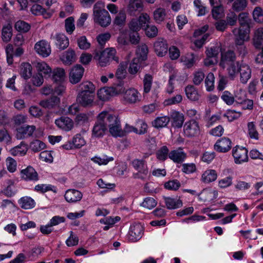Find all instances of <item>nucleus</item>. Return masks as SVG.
I'll return each mask as SVG.
<instances>
[{"label":"nucleus","instance_id":"09e8293b","mask_svg":"<svg viewBox=\"0 0 263 263\" xmlns=\"http://www.w3.org/2000/svg\"><path fill=\"white\" fill-rule=\"evenodd\" d=\"M144 92L148 93L152 87L153 77L149 74H146L143 79Z\"/></svg>","mask_w":263,"mask_h":263},{"label":"nucleus","instance_id":"b1692460","mask_svg":"<svg viewBox=\"0 0 263 263\" xmlns=\"http://www.w3.org/2000/svg\"><path fill=\"white\" fill-rule=\"evenodd\" d=\"M35 67L39 74H41L44 77H49L52 72L51 68L45 62H37Z\"/></svg>","mask_w":263,"mask_h":263},{"label":"nucleus","instance_id":"c85d7f7f","mask_svg":"<svg viewBox=\"0 0 263 263\" xmlns=\"http://www.w3.org/2000/svg\"><path fill=\"white\" fill-rule=\"evenodd\" d=\"M61 59L66 65L71 64L76 60V54L74 51L71 49H69L63 54Z\"/></svg>","mask_w":263,"mask_h":263},{"label":"nucleus","instance_id":"bb28decb","mask_svg":"<svg viewBox=\"0 0 263 263\" xmlns=\"http://www.w3.org/2000/svg\"><path fill=\"white\" fill-rule=\"evenodd\" d=\"M52 80L56 83H62L65 81L66 76L63 68H57L54 69L51 72Z\"/></svg>","mask_w":263,"mask_h":263},{"label":"nucleus","instance_id":"c9c22d12","mask_svg":"<svg viewBox=\"0 0 263 263\" xmlns=\"http://www.w3.org/2000/svg\"><path fill=\"white\" fill-rule=\"evenodd\" d=\"M55 39L57 40L56 45L60 50H64L68 46V39L64 34H57Z\"/></svg>","mask_w":263,"mask_h":263},{"label":"nucleus","instance_id":"c756f323","mask_svg":"<svg viewBox=\"0 0 263 263\" xmlns=\"http://www.w3.org/2000/svg\"><path fill=\"white\" fill-rule=\"evenodd\" d=\"M168 157L174 162L180 163L184 160L186 155L185 153L182 151L174 150L169 153Z\"/></svg>","mask_w":263,"mask_h":263},{"label":"nucleus","instance_id":"e433bc0d","mask_svg":"<svg viewBox=\"0 0 263 263\" xmlns=\"http://www.w3.org/2000/svg\"><path fill=\"white\" fill-rule=\"evenodd\" d=\"M20 74L25 80L30 78L32 76V67L27 63H23L21 66Z\"/></svg>","mask_w":263,"mask_h":263},{"label":"nucleus","instance_id":"f8f14e48","mask_svg":"<svg viewBox=\"0 0 263 263\" xmlns=\"http://www.w3.org/2000/svg\"><path fill=\"white\" fill-rule=\"evenodd\" d=\"M238 21L240 27L238 29H241L250 32L252 20L247 12H241L238 15Z\"/></svg>","mask_w":263,"mask_h":263},{"label":"nucleus","instance_id":"a878e982","mask_svg":"<svg viewBox=\"0 0 263 263\" xmlns=\"http://www.w3.org/2000/svg\"><path fill=\"white\" fill-rule=\"evenodd\" d=\"M60 102L59 98L52 96L49 99L43 100L40 102V105L45 108L51 109L58 106Z\"/></svg>","mask_w":263,"mask_h":263},{"label":"nucleus","instance_id":"603ef678","mask_svg":"<svg viewBox=\"0 0 263 263\" xmlns=\"http://www.w3.org/2000/svg\"><path fill=\"white\" fill-rule=\"evenodd\" d=\"M247 6V0H236L233 4V10L237 12L243 11Z\"/></svg>","mask_w":263,"mask_h":263},{"label":"nucleus","instance_id":"13d9d810","mask_svg":"<svg viewBox=\"0 0 263 263\" xmlns=\"http://www.w3.org/2000/svg\"><path fill=\"white\" fill-rule=\"evenodd\" d=\"M65 29L69 34H71L75 29L74 24V18L72 16L66 18L65 21Z\"/></svg>","mask_w":263,"mask_h":263},{"label":"nucleus","instance_id":"e2e57ef3","mask_svg":"<svg viewBox=\"0 0 263 263\" xmlns=\"http://www.w3.org/2000/svg\"><path fill=\"white\" fill-rule=\"evenodd\" d=\"M241 115L240 112H237L234 110H228L224 116L227 117L229 121H233L239 118Z\"/></svg>","mask_w":263,"mask_h":263},{"label":"nucleus","instance_id":"a18cd8bd","mask_svg":"<svg viewBox=\"0 0 263 263\" xmlns=\"http://www.w3.org/2000/svg\"><path fill=\"white\" fill-rule=\"evenodd\" d=\"M182 101V96L180 94L168 98L164 101L163 104L164 106H171L176 105L181 103Z\"/></svg>","mask_w":263,"mask_h":263},{"label":"nucleus","instance_id":"0eeeda50","mask_svg":"<svg viewBox=\"0 0 263 263\" xmlns=\"http://www.w3.org/2000/svg\"><path fill=\"white\" fill-rule=\"evenodd\" d=\"M183 128L185 135L188 137H196L200 134L198 123L194 120H191L186 122L184 125Z\"/></svg>","mask_w":263,"mask_h":263},{"label":"nucleus","instance_id":"7c9ffc66","mask_svg":"<svg viewBox=\"0 0 263 263\" xmlns=\"http://www.w3.org/2000/svg\"><path fill=\"white\" fill-rule=\"evenodd\" d=\"M171 118L173 120L174 126L180 128L184 121V116L182 114L177 111H173L171 114Z\"/></svg>","mask_w":263,"mask_h":263},{"label":"nucleus","instance_id":"2eb2a0df","mask_svg":"<svg viewBox=\"0 0 263 263\" xmlns=\"http://www.w3.org/2000/svg\"><path fill=\"white\" fill-rule=\"evenodd\" d=\"M214 148L217 152L226 153L231 148V141L228 138H222L216 142Z\"/></svg>","mask_w":263,"mask_h":263},{"label":"nucleus","instance_id":"c03bdc74","mask_svg":"<svg viewBox=\"0 0 263 263\" xmlns=\"http://www.w3.org/2000/svg\"><path fill=\"white\" fill-rule=\"evenodd\" d=\"M140 61V58H134L133 59L128 68L129 73L135 74L139 71L141 67Z\"/></svg>","mask_w":263,"mask_h":263},{"label":"nucleus","instance_id":"39448f33","mask_svg":"<svg viewBox=\"0 0 263 263\" xmlns=\"http://www.w3.org/2000/svg\"><path fill=\"white\" fill-rule=\"evenodd\" d=\"M122 90L121 84H118L117 87H104L98 91L97 96L99 100L106 101L108 100L111 96L121 92Z\"/></svg>","mask_w":263,"mask_h":263},{"label":"nucleus","instance_id":"7ed1b4c3","mask_svg":"<svg viewBox=\"0 0 263 263\" xmlns=\"http://www.w3.org/2000/svg\"><path fill=\"white\" fill-rule=\"evenodd\" d=\"M94 21L102 27L108 26L111 22V18L108 12L104 9V3L97 2L93 6Z\"/></svg>","mask_w":263,"mask_h":263},{"label":"nucleus","instance_id":"473e14b6","mask_svg":"<svg viewBox=\"0 0 263 263\" xmlns=\"http://www.w3.org/2000/svg\"><path fill=\"white\" fill-rule=\"evenodd\" d=\"M253 44L256 48H260L263 44V28H260L255 32Z\"/></svg>","mask_w":263,"mask_h":263},{"label":"nucleus","instance_id":"f704fd0d","mask_svg":"<svg viewBox=\"0 0 263 263\" xmlns=\"http://www.w3.org/2000/svg\"><path fill=\"white\" fill-rule=\"evenodd\" d=\"M217 174L213 170H208L202 175L201 179L205 183H209L215 181L217 179Z\"/></svg>","mask_w":263,"mask_h":263},{"label":"nucleus","instance_id":"4468645a","mask_svg":"<svg viewBox=\"0 0 263 263\" xmlns=\"http://www.w3.org/2000/svg\"><path fill=\"white\" fill-rule=\"evenodd\" d=\"M35 51L43 57H47L51 53L50 45L46 41L42 40L37 42L34 46Z\"/></svg>","mask_w":263,"mask_h":263},{"label":"nucleus","instance_id":"49530a36","mask_svg":"<svg viewBox=\"0 0 263 263\" xmlns=\"http://www.w3.org/2000/svg\"><path fill=\"white\" fill-rule=\"evenodd\" d=\"M31 26L29 24L23 21H18L15 24V28L19 32L26 33L30 29Z\"/></svg>","mask_w":263,"mask_h":263},{"label":"nucleus","instance_id":"6e6d98bb","mask_svg":"<svg viewBox=\"0 0 263 263\" xmlns=\"http://www.w3.org/2000/svg\"><path fill=\"white\" fill-rule=\"evenodd\" d=\"M222 100L228 105H231L235 102L233 95L229 91H224L221 97Z\"/></svg>","mask_w":263,"mask_h":263},{"label":"nucleus","instance_id":"4c0bfd02","mask_svg":"<svg viewBox=\"0 0 263 263\" xmlns=\"http://www.w3.org/2000/svg\"><path fill=\"white\" fill-rule=\"evenodd\" d=\"M27 148L26 145L22 142L19 145H17L10 150V153L14 156H22L26 154Z\"/></svg>","mask_w":263,"mask_h":263},{"label":"nucleus","instance_id":"052dcab7","mask_svg":"<svg viewBox=\"0 0 263 263\" xmlns=\"http://www.w3.org/2000/svg\"><path fill=\"white\" fill-rule=\"evenodd\" d=\"M6 52L7 54V61L8 64L11 65L13 63V57L14 55V49L13 45L8 44L6 47Z\"/></svg>","mask_w":263,"mask_h":263},{"label":"nucleus","instance_id":"de8ad7c7","mask_svg":"<svg viewBox=\"0 0 263 263\" xmlns=\"http://www.w3.org/2000/svg\"><path fill=\"white\" fill-rule=\"evenodd\" d=\"M65 220V218L63 217H60L58 216H54L50 220V222L49 224L45 226H41L40 228V230H46L48 228L56 226L60 223L63 222Z\"/></svg>","mask_w":263,"mask_h":263},{"label":"nucleus","instance_id":"1a4fd4ad","mask_svg":"<svg viewBox=\"0 0 263 263\" xmlns=\"http://www.w3.org/2000/svg\"><path fill=\"white\" fill-rule=\"evenodd\" d=\"M232 155L236 163H241L248 161V150L245 148L235 146L232 150Z\"/></svg>","mask_w":263,"mask_h":263},{"label":"nucleus","instance_id":"20e7f679","mask_svg":"<svg viewBox=\"0 0 263 263\" xmlns=\"http://www.w3.org/2000/svg\"><path fill=\"white\" fill-rule=\"evenodd\" d=\"M132 165L138 172L134 174L135 178L145 179L148 174V170L147 164L144 160L134 159L132 161Z\"/></svg>","mask_w":263,"mask_h":263},{"label":"nucleus","instance_id":"0e129e2a","mask_svg":"<svg viewBox=\"0 0 263 263\" xmlns=\"http://www.w3.org/2000/svg\"><path fill=\"white\" fill-rule=\"evenodd\" d=\"M248 133L251 138L258 139V133L256 129L253 122H249L248 124Z\"/></svg>","mask_w":263,"mask_h":263},{"label":"nucleus","instance_id":"ddd939ff","mask_svg":"<svg viewBox=\"0 0 263 263\" xmlns=\"http://www.w3.org/2000/svg\"><path fill=\"white\" fill-rule=\"evenodd\" d=\"M143 10V4L141 0H130L127 7V12L132 16H137Z\"/></svg>","mask_w":263,"mask_h":263},{"label":"nucleus","instance_id":"f257e3e1","mask_svg":"<svg viewBox=\"0 0 263 263\" xmlns=\"http://www.w3.org/2000/svg\"><path fill=\"white\" fill-rule=\"evenodd\" d=\"M239 63L236 61V55L234 51L228 50L221 53L219 66L223 69L226 68L229 77L233 79L238 73Z\"/></svg>","mask_w":263,"mask_h":263},{"label":"nucleus","instance_id":"69168bd1","mask_svg":"<svg viewBox=\"0 0 263 263\" xmlns=\"http://www.w3.org/2000/svg\"><path fill=\"white\" fill-rule=\"evenodd\" d=\"M254 20L257 22H261L263 20V11L259 7H256L253 12Z\"/></svg>","mask_w":263,"mask_h":263},{"label":"nucleus","instance_id":"4be33fe9","mask_svg":"<svg viewBox=\"0 0 263 263\" xmlns=\"http://www.w3.org/2000/svg\"><path fill=\"white\" fill-rule=\"evenodd\" d=\"M30 11L35 15H42L45 19L51 17L52 13L47 12L46 9L39 4H34L31 7Z\"/></svg>","mask_w":263,"mask_h":263},{"label":"nucleus","instance_id":"5701e85b","mask_svg":"<svg viewBox=\"0 0 263 263\" xmlns=\"http://www.w3.org/2000/svg\"><path fill=\"white\" fill-rule=\"evenodd\" d=\"M96 87L95 85L89 81H85L79 85L77 91L78 93H95Z\"/></svg>","mask_w":263,"mask_h":263},{"label":"nucleus","instance_id":"393cba45","mask_svg":"<svg viewBox=\"0 0 263 263\" xmlns=\"http://www.w3.org/2000/svg\"><path fill=\"white\" fill-rule=\"evenodd\" d=\"M22 178L25 180H37L38 175L35 170L31 166H28L21 171Z\"/></svg>","mask_w":263,"mask_h":263},{"label":"nucleus","instance_id":"a19ab883","mask_svg":"<svg viewBox=\"0 0 263 263\" xmlns=\"http://www.w3.org/2000/svg\"><path fill=\"white\" fill-rule=\"evenodd\" d=\"M12 28L10 24L4 26L2 29V35L3 41L8 42L12 36Z\"/></svg>","mask_w":263,"mask_h":263},{"label":"nucleus","instance_id":"774afa93","mask_svg":"<svg viewBox=\"0 0 263 263\" xmlns=\"http://www.w3.org/2000/svg\"><path fill=\"white\" fill-rule=\"evenodd\" d=\"M145 34L149 37H154L158 34V29L154 25H147L145 28Z\"/></svg>","mask_w":263,"mask_h":263},{"label":"nucleus","instance_id":"9d476101","mask_svg":"<svg viewBox=\"0 0 263 263\" xmlns=\"http://www.w3.org/2000/svg\"><path fill=\"white\" fill-rule=\"evenodd\" d=\"M84 69L81 65H76L71 69L69 73V81L73 84L79 83L84 73Z\"/></svg>","mask_w":263,"mask_h":263},{"label":"nucleus","instance_id":"37998d69","mask_svg":"<svg viewBox=\"0 0 263 263\" xmlns=\"http://www.w3.org/2000/svg\"><path fill=\"white\" fill-rule=\"evenodd\" d=\"M18 202L21 204V208L25 209H31L34 207L35 204L34 200L28 197L21 198Z\"/></svg>","mask_w":263,"mask_h":263},{"label":"nucleus","instance_id":"4d7b16f0","mask_svg":"<svg viewBox=\"0 0 263 263\" xmlns=\"http://www.w3.org/2000/svg\"><path fill=\"white\" fill-rule=\"evenodd\" d=\"M224 9L222 5L213 7L212 13L213 17L217 20L220 18L223 15Z\"/></svg>","mask_w":263,"mask_h":263},{"label":"nucleus","instance_id":"423d86ee","mask_svg":"<svg viewBox=\"0 0 263 263\" xmlns=\"http://www.w3.org/2000/svg\"><path fill=\"white\" fill-rule=\"evenodd\" d=\"M95 93H78L77 102L84 107H90L95 104Z\"/></svg>","mask_w":263,"mask_h":263},{"label":"nucleus","instance_id":"864d4df0","mask_svg":"<svg viewBox=\"0 0 263 263\" xmlns=\"http://www.w3.org/2000/svg\"><path fill=\"white\" fill-rule=\"evenodd\" d=\"M30 147L32 151L37 152L45 148V144L40 140H35L30 143Z\"/></svg>","mask_w":263,"mask_h":263},{"label":"nucleus","instance_id":"5fc2aeb1","mask_svg":"<svg viewBox=\"0 0 263 263\" xmlns=\"http://www.w3.org/2000/svg\"><path fill=\"white\" fill-rule=\"evenodd\" d=\"M165 16V11L164 9L158 8L154 12V18L157 23L164 20Z\"/></svg>","mask_w":263,"mask_h":263},{"label":"nucleus","instance_id":"aec40b11","mask_svg":"<svg viewBox=\"0 0 263 263\" xmlns=\"http://www.w3.org/2000/svg\"><path fill=\"white\" fill-rule=\"evenodd\" d=\"M36 127L34 125H27L22 126L17 129L16 136L19 139H24L31 136L35 130Z\"/></svg>","mask_w":263,"mask_h":263},{"label":"nucleus","instance_id":"2f4dec72","mask_svg":"<svg viewBox=\"0 0 263 263\" xmlns=\"http://www.w3.org/2000/svg\"><path fill=\"white\" fill-rule=\"evenodd\" d=\"M185 92L187 98L191 101H196L199 98L198 90L193 85L187 86L185 88Z\"/></svg>","mask_w":263,"mask_h":263},{"label":"nucleus","instance_id":"6ab92c4d","mask_svg":"<svg viewBox=\"0 0 263 263\" xmlns=\"http://www.w3.org/2000/svg\"><path fill=\"white\" fill-rule=\"evenodd\" d=\"M138 91L134 88L127 89L124 93L123 99L128 103H135L140 101Z\"/></svg>","mask_w":263,"mask_h":263},{"label":"nucleus","instance_id":"6e6552de","mask_svg":"<svg viewBox=\"0 0 263 263\" xmlns=\"http://www.w3.org/2000/svg\"><path fill=\"white\" fill-rule=\"evenodd\" d=\"M98 119L101 122H103L106 127H110L116 124H117L120 120L118 117L108 111H102L98 115Z\"/></svg>","mask_w":263,"mask_h":263},{"label":"nucleus","instance_id":"680f3d73","mask_svg":"<svg viewBox=\"0 0 263 263\" xmlns=\"http://www.w3.org/2000/svg\"><path fill=\"white\" fill-rule=\"evenodd\" d=\"M168 154V149L166 146H162L156 153L157 158L162 161L167 158Z\"/></svg>","mask_w":263,"mask_h":263},{"label":"nucleus","instance_id":"9b49d317","mask_svg":"<svg viewBox=\"0 0 263 263\" xmlns=\"http://www.w3.org/2000/svg\"><path fill=\"white\" fill-rule=\"evenodd\" d=\"M232 32L234 36V43L235 45H243L245 41L249 39L250 32L243 30L241 29L235 28Z\"/></svg>","mask_w":263,"mask_h":263},{"label":"nucleus","instance_id":"3c124183","mask_svg":"<svg viewBox=\"0 0 263 263\" xmlns=\"http://www.w3.org/2000/svg\"><path fill=\"white\" fill-rule=\"evenodd\" d=\"M214 76L212 72L209 73L205 80V84L206 90L209 91H212L214 88Z\"/></svg>","mask_w":263,"mask_h":263},{"label":"nucleus","instance_id":"ea45409f","mask_svg":"<svg viewBox=\"0 0 263 263\" xmlns=\"http://www.w3.org/2000/svg\"><path fill=\"white\" fill-rule=\"evenodd\" d=\"M127 65V62H122L120 63L116 72V77L118 79L122 80L125 78Z\"/></svg>","mask_w":263,"mask_h":263},{"label":"nucleus","instance_id":"f03ea898","mask_svg":"<svg viewBox=\"0 0 263 263\" xmlns=\"http://www.w3.org/2000/svg\"><path fill=\"white\" fill-rule=\"evenodd\" d=\"M116 53V50L114 48H108L103 51L96 50L93 59L98 61L101 67H105L112 60L118 62L119 58L115 56Z\"/></svg>","mask_w":263,"mask_h":263},{"label":"nucleus","instance_id":"bf43d9fd","mask_svg":"<svg viewBox=\"0 0 263 263\" xmlns=\"http://www.w3.org/2000/svg\"><path fill=\"white\" fill-rule=\"evenodd\" d=\"M142 235L141 231H128L127 237L129 241L136 242L142 237Z\"/></svg>","mask_w":263,"mask_h":263},{"label":"nucleus","instance_id":"8fccbe9b","mask_svg":"<svg viewBox=\"0 0 263 263\" xmlns=\"http://www.w3.org/2000/svg\"><path fill=\"white\" fill-rule=\"evenodd\" d=\"M120 219L121 218L119 216H116L114 219L111 217H106L101 219L100 222L107 225L104 228V230H107L110 228L112 225H114L116 222L119 221Z\"/></svg>","mask_w":263,"mask_h":263},{"label":"nucleus","instance_id":"a211bd4d","mask_svg":"<svg viewBox=\"0 0 263 263\" xmlns=\"http://www.w3.org/2000/svg\"><path fill=\"white\" fill-rule=\"evenodd\" d=\"M64 197L67 202L72 203L80 201L83 194L78 190L69 189L66 192Z\"/></svg>","mask_w":263,"mask_h":263},{"label":"nucleus","instance_id":"cd10ccee","mask_svg":"<svg viewBox=\"0 0 263 263\" xmlns=\"http://www.w3.org/2000/svg\"><path fill=\"white\" fill-rule=\"evenodd\" d=\"M107 129L103 122H101L98 118L97 122L95 125L92 129V135L96 137H102Z\"/></svg>","mask_w":263,"mask_h":263},{"label":"nucleus","instance_id":"72a5a7b5","mask_svg":"<svg viewBox=\"0 0 263 263\" xmlns=\"http://www.w3.org/2000/svg\"><path fill=\"white\" fill-rule=\"evenodd\" d=\"M165 203L168 209H175L180 208L182 206V202L180 199L165 197Z\"/></svg>","mask_w":263,"mask_h":263},{"label":"nucleus","instance_id":"f3484780","mask_svg":"<svg viewBox=\"0 0 263 263\" xmlns=\"http://www.w3.org/2000/svg\"><path fill=\"white\" fill-rule=\"evenodd\" d=\"M238 72L240 73L241 82L243 84L247 83L251 76V70L250 67L247 64L239 63L238 67Z\"/></svg>","mask_w":263,"mask_h":263},{"label":"nucleus","instance_id":"338daca9","mask_svg":"<svg viewBox=\"0 0 263 263\" xmlns=\"http://www.w3.org/2000/svg\"><path fill=\"white\" fill-rule=\"evenodd\" d=\"M79 48L81 49L86 50L90 48V44L87 41L85 36H82L77 40Z\"/></svg>","mask_w":263,"mask_h":263},{"label":"nucleus","instance_id":"79ce46f5","mask_svg":"<svg viewBox=\"0 0 263 263\" xmlns=\"http://www.w3.org/2000/svg\"><path fill=\"white\" fill-rule=\"evenodd\" d=\"M109 130L111 135L115 137L124 136V131L122 129L120 121L109 127Z\"/></svg>","mask_w":263,"mask_h":263},{"label":"nucleus","instance_id":"412c9836","mask_svg":"<svg viewBox=\"0 0 263 263\" xmlns=\"http://www.w3.org/2000/svg\"><path fill=\"white\" fill-rule=\"evenodd\" d=\"M155 51L159 57L164 56L167 52L168 46L166 41L158 40L154 44Z\"/></svg>","mask_w":263,"mask_h":263},{"label":"nucleus","instance_id":"dca6fc26","mask_svg":"<svg viewBox=\"0 0 263 263\" xmlns=\"http://www.w3.org/2000/svg\"><path fill=\"white\" fill-rule=\"evenodd\" d=\"M55 124L60 128L69 131L72 129L73 126L72 120L67 117H61L55 120Z\"/></svg>","mask_w":263,"mask_h":263},{"label":"nucleus","instance_id":"58836bf2","mask_svg":"<svg viewBox=\"0 0 263 263\" xmlns=\"http://www.w3.org/2000/svg\"><path fill=\"white\" fill-rule=\"evenodd\" d=\"M170 121V118L167 116L157 117L152 122L153 126L155 128H159L166 126Z\"/></svg>","mask_w":263,"mask_h":263}]
</instances>
